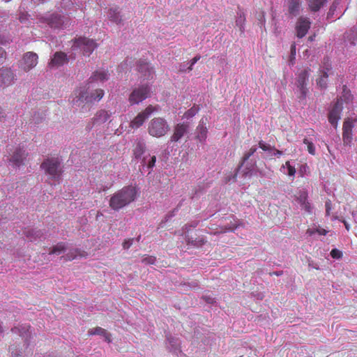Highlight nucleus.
<instances>
[{
    "instance_id": "nucleus-40",
    "label": "nucleus",
    "mask_w": 357,
    "mask_h": 357,
    "mask_svg": "<svg viewBox=\"0 0 357 357\" xmlns=\"http://www.w3.org/2000/svg\"><path fill=\"white\" fill-rule=\"evenodd\" d=\"M322 68L321 70H327L331 71L332 70L331 63L328 58H324L322 62Z\"/></svg>"
},
{
    "instance_id": "nucleus-32",
    "label": "nucleus",
    "mask_w": 357,
    "mask_h": 357,
    "mask_svg": "<svg viewBox=\"0 0 357 357\" xmlns=\"http://www.w3.org/2000/svg\"><path fill=\"white\" fill-rule=\"evenodd\" d=\"M50 24L52 27L61 28L63 24V20L61 16L55 15L52 17Z\"/></svg>"
},
{
    "instance_id": "nucleus-45",
    "label": "nucleus",
    "mask_w": 357,
    "mask_h": 357,
    "mask_svg": "<svg viewBox=\"0 0 357 357\" xmlns=\"http://www.w3.org/2000/svg\"><path fill=\"white\" fill-rule=\"evenodd\" d=\"M201 59L200 55H197L193 59H192L190 61V66L188 68L189 71L193 69V66Z\"/></svg>"
},
{
    "instance_id": "nucleus-13",
    "label": "nucleus",
    "mask_w": 357,
    "mask_h": 357,
    "mask_svg": "<svg viewBox=\"0 0 357 357\" xmlns=\"http://www.w3.org/2000/svg\"><path fill=\"white\" fill-rule=\"evenodd\" d=\"M310 24L311 22L309 18L300 17L298 19L296 25L297 37L300 38L304 37L307 34L309 29L310 28Z\"/></svg>"
},
{
    "instance_id": "nucleus-4",
    "label": "nucleus",
    "mask_w": 357,
    "mask_h": 357,
    "mask_svg": "<svg viewBox=\"0 0 357 357\" xmlns=\"http://www.w3.org/2000/svg\"><path fill=\"white\" fill-rule=\"evenodd\" d=\"M151 96V88L148 84H141L135 87L128 97L130 105H138Z\"/></svg>"
},
{
    "instance_id": "nucleus-50",
    "label": "nucleus",
    "mask_w": 357,
    "mask_h": 357,
    "mask_svg": "<svg viewBox=\"0 0 357 357\" xmlns=\"http://www.w3.org/2000/svg\"><path fill=\"white\" fill-rule=\"evenodd\" d=\"M12 357H23L21 354H19L16 349L13 347L10 348Z\"/></svg>"
},
{
    "instance_id": "nucleus-55",
    "label": "nucleus",
    "mask_w": 357,
    "mask_h": 357,
    "mask_svg": "<svg viewBox=\"0 0 357 357\" xmlns=\"http://www.w3.org/2000/svg\"><path fill=\"white\" fill-rule=\"evenodd\" d=\"M291 55L294 56L296 54V45L295 44L291 45Z\"/></svg>"
},
{
    "instance_id": "nucleus-59",
    "label": "nucleus",
    "mask_w": 357,
    "mask_h": 357,
    "mask_svg": "<svg viewBox=\"0 0 357 357\" xmlns=\"http://www.w3.org/2000/svg\"><path fill=\"white\" fill-rule=\"evenodd\" d=\"M197 225H198V222H197L193 225V227H196V226H197Z\"/></svg>"
},
{
    "instance_id": "nucleus-46",
    "label": "nucleus",
    "mask_w": 357,
    "mask_h": 357,
    "mask_svg": "<svg viewBox=\"0 0 357 357\" xmlns=\"http://www.w3.org/2000/svg\"><path fill=\"white\" fill-rule=\"evenodd\" d=\"M342 252L337 249H333L331 251V256L333 259H340L342 257Z\"/></svg>"
},
{
    "instance_id": "nucleus-36",
    "label": "nucleus",
    "mask_w": 357,
    "mask_h": 357,
    "mask_svg": "<svg viewBox=\"0 0 357 357\" xmlns=\"http://www.w3.org/2000/svg\"><path fill=\"white\" fill-rule=\"evenodd\" d=\"M303 143L307 145V149L310 154L314 155L316 153L315 147L312 142L308 140L307 138L303 139Z\"/></svg>"
},
{
    "instance_id": "nucleus-57",
    "label": "nucleus",
    "mask_w": 357,
    "mask_h": 357,
    "mask_svg": "<svg viewBox=\"0 0 357 357\" xmlns=\"http://www.w3.org/2000/svg\"><path fill=\"white\" fill-rule=\"evenodd\" d=\"M344 225H345L346 229L347 230H349V227L348 224L346 222H344Z\"/></svg>"
},
{
    "instance_id": "nucleus-58",
    "label": "nucleus",
    "mask_w": 357,
    "mask_h": 357,
    "mask_svg": "<svg viewBox=\"0 0 357 357\" xmlns=\"http://www.w3.org/2000/svg\"><path fill=\"white\" fill-rule=\"evenodd\" d=\"M20 21L21 22H24V17H20Z\"/></svg>"
},
{
    "instance_id": "nucleus-42",
    "label": "nucleus",
    "mask_w": 357,
    "mask_h": 357,
    "mask_svg": "<svg viewBox=\"0 0 357 357\" xmlns=\"http://www.w3.org/2000/svg\"><path fill=\"white\" fill-rule=\"evenodd\" d=\"M301 206L302 209L305 210L308 213H312V206L308 200L305 201L304 203L301 204Z\"/></svg>"
},
{
    "instance_id": "nucleus-12",
    "label": "nucleus",
    "mask_w": 357,
    "mask_h": 357,
    "mask_svg": "<svg viewBox=\"0 0 357 357\" xmlns=\"http://www.w3.org/2000/svg\"><path fill=\"white\" fill-rule=\"evenodd\" d=\"M353 128H354L353 121L349 119H345L343 123V127H342V140H343L344 145H345V146H350L352 142Z\"/></svg>"
},
{
    "instance_id": "nucleus-22",
    "label": "nucleus",
    "mask_w": 357,
    "mask_h": 357,
    "mask_svg": "<svg viewBox=\"0 0 357 357\" xmlns=\"http://www.w3.org/2000/svg\"><path fill=\"white\" fill-rule=\"evenodd\" d=\"M89 334L91 335H98L105 337V341L111 342V335L104 328L97 326L89 331Z\"/></svg>"
},
{
    "instance_id": "nucleus-23",
    "label": "nucleus",
    "mask_w": 357,
    "mask_h": 357,
    "mask_svg": "<svg viewBox=\"0 0 357 357\" xmlns=\"http://www.w3.org/2000/svg\"><path fill=\"white\" fill-rule=\"evenodd\" d=\"M236 14H237V17L236 20V25L239 28V29L241 32H243L244 31V25L245 23V20H246L245 14L243 10L240 7H238V10L236 12Z\"/></svg>"
},
{
    "instance_id": "nucleus-6",
    "label": "nucleus",
    "mask_w": 357,
    "mask_h": 357,
    "mask_svg": "<svg viewBox=\"0 0 357 357\" xmlns=\"http://www.w3.org/2000/svg\"><path fill=\"white\" fill-rule=\"evenodd\" d=\"M97 47L96 42L93 39L86 37H79L75 39L72 49L74 51L80 50L83 55L89 56Z\"/></svg>"
},
{
    "instance_id": "nucleus-37",
    "label": "nucleus",
    "mask_w": 357,
    "mask_h": 357,
    "mask_svg": "<svg viewBox=\"0 0 357 357\" xmlns=\"http://www.w3.org/2000/svg\"><path fill=\"white\" fill-rule=\"evenodd\" d=\"M26 236L31 240H36V238H40L41 233L39 231H35L33 229H29L26 231Z\"/></svg>"
},
{
    "instance_id": "nucleus-26",
    "label": "nucleus",
    "mask_w": 357,
    "mask_h": 357,
    "mask_svg": "<svg viewBox=\"0 0 357 357\" xmlns=\"http://www.w3.org/2000/svg\"><path fill=\"white\" fill-rule=\"evenodd\" d=\"M89 79L93 81L104 82L108 79V73L105 70H97L93 73Z\"/></svg>"
},
{
    "instance_id": "nucleus-17",
    "label": "nucleus",
    "mask_w": 357,
    "mask_h": 357,
    "mask_svg": "<svg viewBox=\"0 0 357 357\" xmlns=\"http://www.w3.org/2000/svg\"><path fill=\"white\" fill-rule=\"evenodd\" d=\"M206 123H207V119L202 118L200 120L198 126L197 127V138L200 142H204L206 140V139L207 138L208 129L206 126Z\"/></svg>"
},
{
    "instance_id": "nucleus-20",
    "label": "nucleus",
    "mask_w": 357,
    "mask_h": 357,
    "mask_svg": "<svg viewBox=\"0 0 357 357\" xmlns=\"http://www.w3.org/2000/svg\"><path fill=\"white\" fill-rule=\"evenodd\" d=\"M30 328L31 326L29 325L24 324L14 327L12 328V332L14 333H18L20 336L25 340V341H27L31 337V333L29 332Z\"/></svg>"
},
{
    "instance_id": "nucleus-31",
    "label": "nucleus",
    "mask_w": 357,
    "mask_h": 357,
    "mask_svg": "<svg viewBox=\"0 0 357 357\" xmlns=\"http://www.w3.org/2000/svg\"><path fill=\"white\" fill-rule=\"evenodd\" d=\"M199 108L197 106H193L189 109H188L183 115V119H190L195 116L199 112Z\"/></svg>"
},
{
    "instance_id": "nucleus-2",
    "label": "nucleus",
    "mask_w": 357,
    "mask_h": 357,
    "mask_svg": "<svg viewBox=\"0 0 357 357\" xmlns=\"http://www.w3.org/2000/svg\"><path fill=\"white\" fill-rule=\"evenodd\" d=\"M89 89V84L80 86L75 91V97L73 100L74 104H79V102L91 103L93 101H99L104 96V91L98 89L93 93H88Z\"/></svg>"
},
{
    "instance_id": "nucleus-1",
    "label": "nucleus",
    "mask_w": 357,
    "mask_h": 357,
    "mask_svg": "<svg viewBox=\"0 0 357 357\" xmlns=\"http://www.w3.org/2000/svg\"><path fill=\"white\" fill-rule=\"evenodd\" d=\"M137 194V189L135 186H124L111 196L109 206L114 211H119L133 202L136 199Z\"/></svg>"
},
{
    "instance_id": "nucleus-53",
    "label": "nucleus",
    "mask_w": 357,
    "mask_h": 357,
    "mask_svg": "<svg viewBox=\"0 0 357 357\" xmlns=\"http://www.w3.org/2000/svg\"><path fill=\"white\" fill-rule=\"evenodd\" d=\"M330 71H327V70H320L319 71V75H322V77H324V79H328V73Z\"/></svg>"
},
{
    "instance_id": "nucleus-43",
    "label": "nucleus",
    "mask_w": 357,
    "mask_h": 357,
    "mask_svg": "<svg viewBox=\"0 0 357 357\" xmlns=\"http://www.w3.org/2000/svg\"><path fill=\"white\" fill-rule=\"evenodd\" d=\"M301 206L302 209L305 210L308 213H312V206L308 200L305 201L304 203L301 204Z\"/></svg>"
},
{
    "instance_id": "nucleus-56",
    "label": "nucleus",
    "mask_w": 357,
    "mask_h": 357,
    "mask_svg": "<svg viewBox=\"0 0 357 357\" xmlns=\"http://www.w3.org/2000/svg\"><path fill=\"white\" fill-rule=\"evenodd\" d=\"M271 275H275L277 276H280L282 275V271H275V272H273Z\"/></svg>"
},
{
    "instance_id": "nucleus-49",
    "label": "nucleus",
    "mask_w": 357,
    "mask_h": 357,
    "mask_svg": "<svg viewBox=\"0 0 357 357\" xmlns=\"http://www.w3.org/2000/svg\"><path fill=\"white\" fill-rule=\"evenodd\" d=\"M6 52L4 49L0 47V64L2 63L6 59Z\"/></svg>"
},
{
    "instance_id": "nucleus-25",
    "label": "nucleus",
    "mask_w": 357,
    "mask_h": 357,
    "mask_svg": "<svg viewBox=\"0 0 357 357\" xmlns=\"http://www.w3.org/2000/svg\"><path fill=\"white\" fill-rule=\"evenodd\" d=\"M86 255H87L85 251L80 250L79 249H74L68 252L64 257L66 258V260L72 261L77 257H83Z\"/></svg>"
},
{
    "instance_id": "nucleus-27",
    "label": "nucleus",
    "mask_w": 357,
    "mask_h": 357,
    "mask_svg": "<svg viewBox=\"0 0 357 357\" xmlns=\"http://www.w3.org/2000/svg\"><path fill=\"white\" fill-rule=\"evenodd\" d=\"M108 17L109 20L115 23L121 22V17L119 10V8H110L108 11Z\"/></svg>"
},
{
    "instance_id": "nucleus-15",
    "label": "nucleus",
    "mask_w": 357,
    "mask_h": 357,
    "mask_svg": "<svg viewBox=\"0 0 357 357\" xmlns=\"http://www.w3.org/2000/svg\"><path fill=\"white\" fill-rule=\"evenodd\" d=\"M68 62V58L66 53L63 52H56L54 53L53 58L49 63V66L59 67Z\"/></svg>"
},
{
    "instance_id": "nucleus-10",
    "label": "nucleus",
    "mask_w": 357,
    "mask_h": 357,
    "mask_svg": "<svg viewBox=\"0 0 357 357\" xmlns=\"http://www.w3.org/2000/svg\"><path fill=\"white\" fill-rule=\"evenodd\" d=\"M190 124L188 122L177 123L173 130V134L170 137L172 142H178L188 132Z\"/></svg>"
},
{
    "instance_id": "nucleus-8",
    "label": "nucleus",
    "mask_w": 357,
    "mask_h": 357,
    "mask_svg": "<svg viewBox=\"0 0 357 357\" xmlns=\"http://www.w3.org/2000/svg\"><path fill=\"white\" fill-rule=\"evenodd\" d=\"M310 72V68H307L301 70L298 74V77L296 79V86L300 90V96H298V98H300L301 100L305 99V98L307 96L308 89L306 87V86H307V83L308 81Z\"/></svg>"
},
{
    "instance_id": "nucleus-54",
    "label": "nucleus",
    "mask_w": 357,
    "mask_h": 357,
    "mask_svg": "<svg viewBox=\"0 0 357 357\" xmlns=\"http://www.w3.org/2000/svg\"><path fill=\"white\" fill-rule=\"evenodd\" d=\"M274 151V153H273V155H276L278 157H280V155H282V151H280V150H278V149H275L274 148V149H273Z\"/></svg>"
},
{
    "instance_id": "nucleus-29",
    "label": "nucleus",
    "mask_w": 357,
    "mask_h": 357,
    "mask_svg": "<svg viewBox=\"0 0 357 357\" xmlns=\"http://www.w3.org/2000/svg\"><path fill=\"white\" fill-rule=\"evenodd\" d=\"M188 245H192L196 247H200L204 245L206 243V239L203 236H199L195 239H192V238H188L187 240Z\"/></svg>"
},
{
    "instance_id": "nucleus-44",
    "label": "nucleus",
    "mask_w": 357,
    "mask_h": 357,
    "mask_svg": "<svg viewBox=\"0 0 357 357\" xmlns=\"http://www.w3.org/2000/svg\"><path fill=\"white\" fill-rule=\"evenodd\" d=\"M259 146L263 151H271L272 149H274V146H271V145L264 143L263 141H260L259 142Z\"/></svg>"
},
{
    "instance_id": "nucleus-48",
    "label": "nucleus",
    "mask_w": 357,
    "mask_h": 357,
    "mask_svg": "<svg viewBox=\"0 0 357 357\" xmlns=\"http://www.w3.org/2000/svg\"><path fill=\"white\" fill-rule=\"evenodd\" d=\"M234 227H221V230L220 231H215L214 233H213V234H220V233H225L227 231H234Z\"/></svg>"
},
{
    "instance_id": "nucleus-39",
    "label": "nucleus",
    "mask_w": 357,
    "mask_h": 357,
    "mask_svg": "<svg viewBox=\"0 0 357 357\" xmlns=\"http://www.w3.org/2000/svg\"><path fill=\"white\" fill-rule=\"evenodd\" d=\"M317 84L321 89H326L327 86V79L322 77V75H319L317 79Z\"/></svg>"
},
{
    "instance_id": "nucleus-18",
    "label": "nucleus",
    "mask_w": 357,
    "mask_h": 357,
    "mask_svg": "<svg viewBox=\"0 0 357 357\" xmlns=\"http://www.w3.org/2000/svg\"><path fill=\"white\" fill-rule=\"evenodd\" d=\"M26 156L27 153H26L24 150L17 149L12 155L10 160L15 166L19 167L23 163Z\"/></svg>"
},
{
    "instance_id": "nucleus-16",
    "label": "nucleus",
    "mask_w": 357,
    "mask_h": 357,
    "mask_svg": "<svg viewBox=\"0 0 357 357\" xmlns=\"http://www.w3.org/2000/svg\"><path fill=\"white\" fill-rule=\"evenodd\" d=\"M137 70L142 74L144 77V79H149V77H152L154 71L149 63L145 61L139 60L137 63Z\"/></svg>"
},
{
    "instance_id": "nucleus-33",
    "label": "nucleus",
    "mask_w": 357,
    "mask_h": 357,
    "mask_svg": "<svg viewBox=\"0 0 357 357\" xmlns=\"http://www.w3.org/2000/svg\"><path fill=\"white\" fill-rule=\"evenodd\" d=\"M155 162H156V157L155 155L151 156V158L148 161H146V157H144L142 159V165L143 166L146 165V167L149 169H152L155 166Z\"/></svg>"
},
{
    "instance_id": "nucleus-5",
    "label": "nucleus",
    "mask_w": 357,
    "mask_h": 357,
    "mask_svg": "<svg viewBox=\"0 0 357 357\" xmlns=\"http://www.w3.org/2000/svg\"><path fill=\"white\" fill-rule=\"evenodd\" d=\"M40 167L45 170V173L50 176V178L59 180L61 176L62 170L60 166V162L57 158H47L45 160Z\"/></svg>"
},
{
    "instance_id": "nucleus-30",
    "label": "nucleus",
    "mask_w": 357,
    "mask_h": 357,
    "mask_svg": "<svg viewBox=\"0 0 357 357\" xmlns=\"http://www.w3.org/2000/svg\"><path fill=\"white\" fill-rule=\"evenodd\" d=\"M66 250V245L64 243L60 242L54 245L52 248L50 249L49 254L50 255H60Z\"/></svg>"
},
{
    "instance_id": "nucleus-19",
    "label": "nucleus",
    "mask_w": 357,
    "mask_h": 357,
    "mask_svg": "<svg viewBox=\"0 0 357 357\" xmlns=\"http://www.w3.org/2000/svg\"><path fill=\"white\" fill-rule=\"evenodd\" d=\"M146 149V144L142 140L135 142L132 149V154L136 159H142V155Z\"/></svg>"
},
{
    "instance_id": "nucleus-9",
    "label": "nucleus",
    "mask_w": 357,
    "mask_h": 357,
    "mask_svg": "<svg viewBox=\"0 0 357 357\" xmlns=\"http://www.w3.org/2000/svg\"><path fill=\"white\" fill-rule=\"evenodd\" d=\"M342 111V102L340 99H337L336 102L333 106L332 109L329 111L328 119L329 123L335 128L337 127L338 121L340 119L341 113Z\"/></svg>"
},
{
    "instance_id": "nucleus-11",
    "label": "nucleus",
    "mask_w": 357,
    "mask_h": 357,
    "mask_svg": "<svg viewBox=\"0 0 357 357\" xmlns=\"http://www.w3.org/2000/svg\"><path fill=\"white\" fill-rule=\"evenodd\" d=\"M38 55L33 52H28L23 55L21 67L27 72L34 68L38 63Z\"/></svg>"
},
{
    "instance_id": "nucleus-24",
    "label": "nucleus",
    "mask_w": 357,
    "mask_h": 357,
    "mask_svg": "<svg viewBox=\"0 0 357 357\" xmlns=\"http://www.w3.org/2000/svg\"><path fill=\"white\" fill-rule=\"evenodd\" d=\"M306 1L312 12H317L326 3L327 0H306Z\"/></svg>"
},
{
    "instance_id": "nucleus-7",
    "label": "nucleus",
    "mask_w": 357,
    "mask_h": 357,
    "mask_svg": "<svg viewBox=\"0 0 357 357\" xmlns=\"http://www.w3.org/2000/svg\"><path fill=\"white\" fill-rule=\"evenodd\" d=\"M159 109L158 105H148L130 121V126L132 128H139L153 113L158 112Z\"/></svg>"
},
{
    "instance_id": "nucleus-38",
    "label": "nucleus",
    "mask_w": 357,
    "mask_h": 357,
    "mask_svg": "<svg viewBox=\"0 0 357 357\" xmlns=\"http://www.w3.org/2000/svg\"><path fill=\"white\" fill-rule=\"evenodd\" d=\"M307 233L309 234L310 236H312L315 233H317L319 235L325 236L327 234L328 231L324 228H317L315 229H308Z\"/></svg>"
},
{
    "instance_id": "nucleus-60",
    "label": "nucleus",
    "mask_w": 357,
    "mask_h": 357,
    "mask_svg": "<svg viewBox=\"0 0 357 357\" xmlns=\"http://www.w3.org/2000/svg\"><path fill=\"white\" fill-rule=\"evenodd\" d=\"M2 332L1 326H0V333Z\"/></svg>"
},
{
    "instance_id": "nucleus-51",
    "label": "nucleus",
    "mask_w": 357,
    "mask_h": 357,
    "mask_svg": "<svg viewBox=\"0 0 357 357\" xmlns=\"http://www.w3.org/2000/svg\"><path fill=\"white\" fill-rule=\"evenodd\" d=\"M325 206H326V215H329L330 211L331 210V202L330 200L326 201V204H325Z\"/></svg>"
},
{
    "instance_id": "nucleus-41",
    "label": "nucleus",
    "mask_w": 357,
    "mask_h": 357,
    "mask_svg": "<svg viewBox=\"0 0 357 357\" xmlns=\"http://www.w3.org/2000/svg\"><path fill=\"white\" fill-rule=\"evenodd\" d=\"M287 167V168L288 169V175L289 176H294L295 175V174H296V169H295L294 167L291 165L289 161H287L285 162V165H282V167Z\"/></svg>"
},
{
    "instance_id": "nucleus-47",
    "label": "nucleus",
    "mask_w": 357,
    "mask_h": 357,
    "mask_svg": "<svg viewBox=\"0 0 357 357\" xmlns=\"http://www.w3.org/2000/svg\"><path fill=\"white\" fill-rule=\"evenodd\" d=\"M142 261L146 264H153L155 261V258L152 256L144 257Z\"/></svg>"
},
{
    "instance_id": "nucleus-21",
    "label": "nucleus",
    "mask_w": 357,
    "mask_h": 357,
    "mask_svg": "<svg viewBox=\"0 0 357 357\" xmlns=\"http://www.w3.org/2000/svg\"><path fill=\"white\" fill-rule=\"evenodd\" d=\"M288 12L292 16H296L299 14L301 2V0H288Z\"/></svg>"
},
{
    "instance_id": "nucleus-3",
    "label": "nucleus",
    "mask_w": 357,
    "mask_h": 357,
    "mask_svg": "<svg viewBox=\"0 0 357 357\" xmlns=\"http://www.w3.org/2000/svg\"><path fill=\"white\" fill-rule=\"evenodd\" d=\"M147 130L151 136L159 138L167 133L169 126L164 118L155 117L149 123Z\"/></svg>"
},
{
    "instance_id": "nucleus-14",
    "label": "nucleus",
    "mask_w": 357,
    "mask_h": 357,
    "mask_svg": "<svg viewBox=\"0 0 357 357\" xmlns=\"http://www.w3.org/2000/svg\"><path fill=\"white\" fill-rule=\"evenodd\" d=\"M15 75L10 68H2L0 70V86L6 87L13 83Z\"/></svg>"
},
{
    "instance_id": "nucleus-28",
    "label": "nucleus",
    "mask_w": 357,
    "mask_h": 357,
    "mask_svg": "<svg viewBox=\"0 0 357 357\" xmlns=\"http://www.w3.org/2000/svg\"><path fill=\"white\" fill-rule=\"evenodd\" d=\"M109 116L110 115L108 112L100 110L96 114L95 121L98 123H105L109 119Z\"/></svg>"
},
{
    "instance_id": "nucleus-34",
    "label": "nucleus",
    "mask_w": 357,
    "mask_h": 357,
    "mask_svg": "<svg viewBox=\"0 0 357 357\" xmlns=\"http://www.w3.org/2000/svg\"><path fill=\"white\" fill-rule=\"evenodd\" d=\"M307 198L308 194L305 190H299L296 196V200L299 202L300 204L307 201Z\"/></svg>"
},
{
    "instance_id": "nucleus-52",
    "label": "nucleus",
    "mask_w": 357,
    "mask_h": 357,
    "mask_svg": "<svg viewBox=\"0 0 357 357\" xmlns=\"http://www.w3.org/2000/svg\"><path fill=\"white\" fill-rule=\"evenodd\" d=\"M132 245V239L126 240L123 243V249H128Z\"/></svg>"
},
{
    "instance_id": "nucleus-35",
    "label": "nucleus",
    "mask_w": 357,
    "mask_h": 357,
    "mask_svg": "<svg viewBox=\"0 0 357 357\" xmlns=\"http://www.w3.org/2000/svg\"><path fill=\"white\" fill-rule=\"evenodd\" d=\"M256 151L257 148L252 146L248 152H245L242 157L241 166H243V163L247 161L250 157H251L256 152Z\"/></svg>"
}]
</instances>
